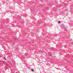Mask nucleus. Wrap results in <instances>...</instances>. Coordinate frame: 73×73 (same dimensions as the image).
I'll list each match as a JSON object with an SVG mask.
<instances>
[{"label":"nucleus","instance_id":"nucleus-1","mask_svg":"<svg viewBox=\"0 0 73 73\" xmlns=\"http://www.w3.org/2000/svg\"><path fill=\"white\" fill-rule=\"evenodd\" d=\"M48 54L49 56H51L52 55V53H51V52H49L48 53Z\"/></svg>","mask_w":73,"mask_h":73},{"label":"nucleus","instance_id":"nucleus-2","mask_svg":"<svg viewBox=\"0 0 73 73\" xmlns=\"http://www.w3.org/2000/svg\"><path fill=\"white\" fill-rule=\"evenodd\" d=\"M3 58L5 60H7V59H6V58H5V57H3Z\"/></svg>","mask_w":73,"mask_h":73},{"label":"nucleus","instance_id":"nucleus-3","mask_svg":"<svg viewBox=\"0 0 73 73\" xmlns=\"http://www.w3.org/2000/svg\"><path fill=\"white\" fill-rule=\"evenodd\" d=\"M14 70H16V71H17V69H14Z\"/></svg>","mask_w":73,"mask_h":73},{"label":"nucleus","instance_id":"nucleus-4","mask_svg":"<svg viewBox=\"0 0 73 73\" xmlns=\"http://www.w3.org/2000/svg\"><path fill=\"white\" fill-rule=\"evenodd\" d=\"M58 23H59V24H60L61 23V22H60V21H59L58 22Z\"/></svg>","mask_w":73,"mask_h":73},{"label":"nucleus","instance_id":"nucleus-5","mask_svg":"<svg viewBox=\"0 0 73 73\" xmlns=\"http://www.w3.org/2000/svg\"><path fill=\"white\" fill-rule=\"evenodd\" d=\"M31 70H32V71H34V70H33V69H32Z\"/></svg>","mask_w":73,"mask_h":73},{"label":"nucleus","instance_id":"nucleus-6","mask_svg":"<svg viewBox=\"0 0 73 73\" xmlns=\"http://www.w3.org/2000/svg\"><path fill=\"white\" fill-rule=\"evenodd\" d=\"M16 73H17V72H16Z\"/></svg>","mask_w":73,"mask_h":73}]
</instances>
